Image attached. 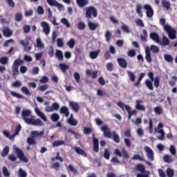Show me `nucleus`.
<instances>
[{"mask_svg":"<svg viewBox=\"0 0 177 177\" xmlns=\"http://www.w3.org/2000/svg\"><path fill=\"white\" fill-rule=\"evenodd\" d=\"M86 75L91 77L93 80H95L97 77V71H91L90 69H86Z\"/></svg>","mask_w":177,"mask_h":177,"instance_id":"obj_17","label":"nucleus"},{"mask_svg":"<svg viewBox=\"0 0 177 177\" xmlns=\"http://www.w3.org/2000/svg\"><path fill=\"white\" fill-rule=\"evenodd\" d=\"M92 140H93V152L97 153L100 151L99 140L95 137V134L92 135Z\"/></svg>","mask_w":177,"mask_h":177,"instance_id":"obj_8","label":"nucleus"},{"mask_svg":"<svg viewBox=\"0 0 177 177\" xmlns=\"http://www.w3.org/2000/svg\"><path fill=\"white\" fill-rule=\"evenodd\" d=\"M10 153V147L9 146H6L1 153V156L5 158L6 156L9 155Z\"/></svg>","mask_w":177,"mask_h":177,"instance_id":"obj_36","label":"nucleus"},{"mask_svg":"<svg viewBox=\"0 0 177 177\" xmlns=\"http://www.w3.org/2000/svg\"><path fill=\"white\" fill-rule=\"evenodd\" d=\"M35 113H37V116H39L43 121H48V119L46 118L45 114H44L38 108L35 109Z\"/></svg>","mask_w":177,"mask_h":177,"instance_id":"obj_21","label":"nucleus"},{"mask_svg":"<svg viewBox=\"0 0 177 177\" xmlns=\"http://www.w3.org/2000/svg\"><path fill=\"white\" fill-rule=\"evenodd\" d=\"M114 154L119 158H122L123 156L125 159L130 158V156L125 148L122 149V152L119 150V149H115Z\"/></svg>","mask_w":177,"mask_h":177,"instance_id":"obj_6","label":"nucleus"},{"mask_svg":"<svg viewBox=\"0 0 177 177\" xmlns=\"http://www.w3.org/2000/svg\"><path fill=\"white\" fill-rule=\"evenodd\" d=\"M140 37L141 41L144 42L147 41L148 32L146 29L142 30V35H140Z\"/></svg>","mask_w":177,"mask_h":177,"instance_id":"obj_27","label":"nucleus"},{"mask_svg":"<svg viewBox=\"0 0 177 177\" xmlns=\"http://www.w3.org/2000/svg\"><path fill=\"white\" fill-rule=\"evenodd\" d=\"M31 134L32 135V137H34V138H38V137H42L45 133L41 131L40 132L37 131H32Z\"/></svg>","mask_w":177,"mask_h":177,"instance_id":"obj_31","label":"nucleus"},{"mask_svg":"<svg viewBox=\"0 0 177 177\" xmlns=\"http://www.w3.org/2000/svg\"><path fill=\"white\" fill-rule=\"evenodd\" d=\"M29 125H35V127H43L44 122L40 119H32L31 118L29 122H28Z\"/></svg>","mask_w":177,"mask_h":177,"instance_id":"obj_12","label":"nucleus"},{"mask_svg":"<svg viewBox=\"0 0 177 177\" xmlns=\"http://www.w3.org/2000/svg\"><path fill=\"white\" fill-rule=\"evenodd\" d=\"M131 106H127V111L128 114H130L131 116L136 115L137 113V111L136 109L132 110Z\"/></svg>","mask_w":177,"mask_h":177,"instance_id":"obj_52","label":"nucleus"},{"mask_svg":"<svg viewBox=\"0 0 177 177\" xmlns=\"http://www.w3.org/2000/svg\"><path fill=\"white\" fill-rule=\"evenodd\" d=\"M145 59H147L148 63H151L152 59L151 57V52L149 49L145 50Z\"/></svg>","mask_w":177,"mask_h":177,"instance_id":"obj_30","label":"nucleus"},{"mask_svg":"<svg viewBox=\"0 0 177 177\" xmlns=\"http://www.w3.org/2000/svg\"><path fill=\"white\" fill-rule=\"evenodd\" d=\"M100 130L104 132V137L106 138L111 139L113 138V140L115 143H119L120 141L119 135L116 133V131H113L111 132V130L110 128L108 127L106 125H103L100 127Z\"/></svg>","mask_w":177,"mask_h":177,"instance_id":"obj_1","label":"nucleus"},{"mask_svg":"<svg viewBox=\"0 0 177 177\" xmlns=\"http://www.w3.org/2000/svg\"><path fill=\"white\" fill-rule=\"evenodd\" d=\"M49 88V85L48 84H44V85H41V86H39L38 88H37V90L41 91V92H44L46 90H48Z\"/></svg>","mask_w":177,"mask_h":177,"instance_id":"obj_57","label":"nucleus"},{"mask_svg":"<svg viewBox=\"0 0 177 177\" xmlns=\"http://www.w3.org/2000/svg\"><path fill=\"white\" fill-rule=\"evenodd\" d=\"M144 9L147 10L146 14L148 18H151L154 15V11L149 4L144 5Z\"/></svg>","mask_w":177,"mask_h":177,"instance_id":"obj_11","label":"nucleus"},{"mask_svg":"<svg viewBox=\"0 0 177 177\" xmlns=\"http://www.w3.org/2000/svg\"><path fill=\"white\" fill-rule=\"evenodd\" d=\"M24 64V61L20 59H17L14 61L12 67H17L19 68L20 65H22Z\"/></svg>","mask_w":177,"mask_h":177,"instance_id":"obj_39","label":"nucleus"},{"mask_svg":"<svg viewBox=\"0 0 177 177\" xmlns=\"http://www.w3.org/2000/svg\"><path fill=\"white\" fill-rule=\"evenodd\" d=\"M86 14H85V17L87 19H91L92 17H93L94 18L97 17L98 15L97 13V10L96 9V8H95L93 6L86 7Z\"/></svg>","mask_w":177,"mask_h":177,"instance_id":"obj_2","label":"nucleus"},{"mask_svg":"<svg viewBox=\"0 0 177 177\" xmlns=\"http://www.w3.org/2000/svg\"><path fill=\"white\" fill-rule=\"evenodd\" d=\"M15 21L20 22L23 19V15L21 12H17L15 16Z\"/></svg>","mask_w":177,"mask_h":177,"instance_id":"obj_49","label":"nucleus"},{"mask_svg":"<svg viewBox=\"0 0 177 177\" xmlns=\"http://www.w3.org/2000/svg\"><path fill=\"white\" fill-rule=\"evenodd\" d=\"M111 37L112 35L110 30H106V32H105V40L106 41V42H110Z\"/></svg>","mask_w":177,"mask_h":177,"instance_id":"obj_51","label":"nucleus"},{"mask_svg":"<svg viewBox=\"0 0 177 177\" xmlns=\"http://www.w3.org/2000/svg\"><path fill=\"white\" fill-rule=\"evenodd\" d=\"M2 172L5 177H10L11 174L9 170H8V168L6 167H3L2 168Z\"/></svg>","mask_w":177,"mask_h":177,"instance_id":"obj_46","label":"nucleus"},{"mask_svg":"<svg viewBox=\"0 0 177 177\" xmlns=\"http://www.w3.org/2000/svg\"><path fill=\"white\" fill-rule=\"evenodd\" d=\"M136 106L135 108L137 110L141 111H146V107L144 106V105H141V104L142 103V101L141 100H136Z\"/></svg>","mask_w":177,"mask_h":177,"instance_id":"obj_19","label":"nucleus"},{"mask_svg":"<svg viewBox=\"0 0 177 177\" xmlns=\"http://www.w3.org/2000/svg\"><path fill=\"white\" fill-rule=\"evenodd\" d=\"M148 76L151 80H145V86H147L149 90H153V81L154 80V73L153 72L148 73Z\"/></svg>","mask_w":177,"mask_h":177,"instance_id":"obj_5","label":"nucleus"},{"mask_svg":"<svg viewBox=\"0 0 177 177\" xmlns=\"http://www.w3.org/2000/svg\"><path fill=\"white\" fill-rule=\"evenodd\" d=\"M69 106L75 113H78L80 109V105L79 104H77V102H70Z\"/></svg>","mask_w":177,"mask_h":177,"instance_id":"obj_22","label":"nucleus"},{"mask_svg":"<svg viewBox=\"0 0 177 177\" xmlns=\"http://www.w3.org/2000/svg\"><path fill=\"white\" fill-rule=\"evenodd\" d=\"M3 35L5 37H10L13 35V31L9 28H6L3 30Z\"/></svg>","mask_w":177,"mask_h":177,"instance_id":"obj_20","label":"nucleus"},{"mask_svg":"<svg viewBox=\"0 0 177 177\" xmlns=\"http://www.w3.org/2000/svg\"><path fill=\"white\" fill-rule=\"evenodd\" d=\"M30 41H31V37H26V38H25V39L19 40V45L25 47V50L29 51V50H32V46L30 45Z\"/></svg>","mask_w":177,"mask_h":177,"instance_id":"obj_3","label":"nucleus"},{"mask_svg":"<svg viewBox=\"0 0 177 177\" xmlns=\"http://www.w3.org/2000/svg\"><path fill=\"white\" fill-rule=\"evenodd\" d=\"M31 115V111L29 109H23L21 111V117L24 121L26 122V124L28 123V122L30 120L31 118H28Z\"/></svg>","mask_w":177,"mask_h":177,"instance_id":"obj_9","label":"nucleus"},{"mask_svg":"<svg viewBox=\"0 0 177 177\" xmlns=\"http://www.w3.org/2000/svg\"><path fill=\"white\" fill-rule=\"evenodd\" d=\"M55 57L57 58L58 61H62L64 59L63 52L60 50H56Z\"/></svg>","mask_w":177,"mask_h":177,"instance_id":"obj_29","label":"nucleus"},{"mask_svg":"<svg viewBox=\"0 0 177 177\" xmlns=\"http://www.w3.org/2000/svg\"><path fill=\"white\" fill-rule=\"evenodd\" d=\"M61 114L65 115V117L68 118L70 113L68 106H62L59 110Z\"/></svg>","mask_w":177,"mask_h":177,"instance_id":"obj_23","label":"nucleus"},{"mask_svg":"<svg viewBox=\"0 0 177 177\" xmlns=\"http://www.w3.org/2000/svg\"><path fill=\"white\" fill-rule=\"evenodd\" d=\"M9 62V58H8L7 57H2L0 58V63L1 64H8V63Z\"/></svg>","mask_w":177,"mask_h":177,"instance_id":"obj_61","label":"nucleus"},{"mask_svg":"<svg viewBox=\"0 0 177 177\" xmlns=\"http://www.w3.org/2000/svg\"><path fill=\"white\" fill-rule=\"evenodd\" d=\"M41 26L43 28V32L46 35H49L50 32V26L48 23L43 21L41 23Z\"/></svg>","mask_w":177,"mask_h":177,"instance_id":"obj_13","label":"nucleus"},{"mask_svg":"<svg viewBox=\"0 0 177 177\" xmlns=\"http://www.w3.org/2000/svg\"><path fill=\"white\" fill-rule=\"evenodd\" d=\"M59 68L61 70L62 73H66L67 71L69 69L68 65L66 64H59Z\"/></svg>","mask_w":177,"mask_h":177,"instance_id":"obj_26","label":"nucleus"},{"mask_svg":"<svg viewBox=\"0 0 177 177\" xmlns=\"http://www.w3.org/2000/svg\"><path fill=\"white\" fill-rule=\"evenodd\" d=\"M127 75L131 82H134L136 81V75L134 74L133 72L128 71Z\"/></svg>","mask_w":177,"mask_h":177,"instance_id":"obj_37","label":"nucleus"},{"mask_svg":"<svg viewBox=\"0 0 177 177\" xmlns=\"http://www.w3.org/2000/svg\"><path fill=\"white\" fill-rule=\"evenodd\" d=\"M117 62L120 68L125 69L128 67V62L124 58H118Z\"/></svg>","mask_w":177,"mask_h":177,"instance_id":"obj_15","label":"nucleus"},{"mask_svg":"<svg viewBox=\"0 0 177 177\" xmlns=\"http://www.w3.org/2000/svg\"><path fill=\"white\" fill-rule=\"evenodd\" d=\"M111 37L112 35L110 30H106V32H105V40L106 41V42H110Z\"/></svg>","mask_w":177,"mask_h":177,"instance_id":"obj_50","label":"nucleus"},{"mask_svg":"<svg viewBox=\"0 0 177 177\" xmlns=\"http://www.w3.org/2000/svg\"><path fill=\"white\" fill-rule=\"evenodd\" d=\"M101 53V50L100 49H97L96 51H93L90 53V57L91 59H96L100 53Z\"/></svg>","mask_w":177,"mask_h":177,"instance_id":"obj_28","label":"nucleus"},{"mask_svg":"<svg viewBox=\"0 0 177 177\" xmlns=\"http://www.w3.org/2000/svg\"><path fill=\"white\" fill-rule=\"evenodd\" d=\"M74 150L78 155L82 156L84 158H86V156H88L86 152H85L84 149H81L79 147H75Z\"/></svg>","mask_w":177,"mask_h":177,"instance_id":"obj_18","label":"nucleus"},{"mask_svg":"<svg viewBox=\"0 0 177 177\" xmlns=\"http://www.w3.org/2000/svg\"><path fill=\"white\" fill-rule=\"evenodd\" d=\"M136 169L140 172V174H145V167L142 164H138L136 165Z\"/></svg>","mask_w":177,"mask_h":177,"instance_id":"obj_34","label":"nucleus"},{"mask_svg":"<svg viewBox=\"0 0 177 177\" xmlns=\"http://www.w3.org/2000/svg\"><path fill=\"white\" fill-rule=\"evenodd\" d=\"M150 50H151L153 53H158L160 50L159 48L154 44L151 45Z\"/></svg>","mask_w":177,"mask_h":177,"instance_id":"obj_60","label":"nucleus"},{"mask_svg":"<svg viewBox=\"0 0 177 177\" xmlns=\"http://www.w3.org/2000/svg\"><path fill=\"white\" fill-rule=\"evenodd\" d=\"M165 30L170 39L174 40L176 39L177 31L176 29L173 28L172 26H166Z\"/></svg>","mask_w":177,"mask_h":177,"instance_id":"obj_4","label":"nucleus"},{"mask_svg":"<svg viewBox=\"0 0 177 177\" xmlns=\"http://www.w3.org/2000/svg\"><path fill=\"white\" fill-rule=\"evenodd\" d=\"M158 44L163 48H165V46H169V45L171 44V40L167 37L162 36V41H160V40Z\"/></svg>","mask_w":177,"mask_h":177,"instance_id":"obj_14","label":"nucleus"},{"mask_svg":"<svg viewBox=\"0 0 177 177\" xmlns=\"http://www.w3.org/2000/svg\"><path fill=\"white\" fill-rule=\"evenodd\" d=\"M26 142H28V144L29 145H36V141L35 140V138L34 137H29L28 138V140H26Z\"/></svg>","mask_w":177,"mask_h":177,"instance_id":"obj_56","label":"nucleus"},{"mask_svg":"<svg viewBox=\"0 0 177 177\" xmlns=\"http://www.w3.org/2000/svg\"><path fill=\"white\" fill-rule=\"evenodd\" d=\"M60 117L59 115V114L57 113H53L50 116V120L53 122H57L59 121Z\"/></svg>","mask_w":177,"mask_h":177,"instance_id":"obj_42","label":"nucleus"},{"mask_svg":"<svg viewBox=\"0 0 177 177\" xmlns=\"http://www.w3.org/2000/svg\"><path fill=\"white\" fill-rule=\"evenodd\" d=\"M67 169L70 170L71 172H73L74 175L78 174V171L73 167V165H69Z\"/></svg>","mask_w":177,"mask_h":177,"instance_id":"obj_58","label":"nucleus"},{"mask_svg":"<svg viewBox=\"0 0 177 177\" xmlns=\"http://www.w3.org/2000/svg\"><path fill=\"white\" fill-rule=\"evenodd\" d=\"M65 145V141L58 140V141H54L53 142V147H58L61 145Z\"/></svg>","mask_w":177,"mask_h":177,"instance_id":"obj_48","label":"nucleus"},{"mask_svg":"<svg viewBox=\"0 0 177 177\" xmlns=\"http://www.w3.org/2000/svg\"><path fill=\"white\" fill-rule=\"evenodd\" d=\"M163 160L165 161V162H167V164H170L173 161L172 157L168 154L164 156Z\"/></svg>","mask_w":177,"mask_h":177,"instance_id":"obj_41","label":"nucleus"},{"mask_svg":"<svg viewBox=\"0 0 177 177\" xmlns=\"http://www.w3.org/2000/svg\"><path fill=\"white\" fill-rule=\"evenodd\" d=\"M150 39L156 44L160 43V36L156 32H151L149 35Z\"/></svg>","mask_w":177,"mask_h":177,"instance_id":"obj_16","label":"nucleus"},{"mask_svg":"<svg viewBox=\"0 0 177 177\" xmlns=\"http://www.w3.org/2000/svg\"><path fill=\"white\" fill-rule=\"evenodd\" d=\"M68 122L70 125H73V127H76V125H77V121L74 119L68 118Z\"/></svg>","mask_w":177,"mask_h":177,"instance_id":"obj_64","label":"nucleus"},{"mask_svg":"<svg viewBox=\"0 0 177 177\" xmlns=\"http://www.w3.org/2000/svg\"><path fill=\"white\" fill-rule=\"evenodd\" d=\"M67 45L71 49H73L75 45V39L74 38H71L70 40L67 42Z\"/></svg>","mask_w":177,"mask_h":177,"instance_id":"obj_40","label":"nucleus"},{"mask_svg":"<svg viewBox=\"0 0 177 177\" xmlns=\"http://www.w3.org/2000/svg\"><path fill=\"white\" fill-rule=\"evenodd\" d=\"M21 91L23 93H25V95H26L28 96H30L31 95L30 91H29V89L26 86H22L21 88Z\"/></svg>","mask_w":177,"mask_h":177,"instance_id":"obj_45","label":"nucleus"},{"mask_svg":"<svg viewBox=\"0 0 177 177\" xmlns=\"http://www.w3.org/2000/svg\"><path fill=\"white\" fill-rule=\"evenodd\" d=\"M86 28V25H85V23L81 21L77 24V28L80 30H84Z\"/></svg>","mask_w":177,"mask_h":177,"instance_id":"obj_62","label":"nucleus"},{"mask_svg":"<svg viewBox=\"0 0 177 177\" xmlns=\"http://www.w3.org/2000/svg\"><path fill=\"white\" fill-rule=\"evenodd\" d=\"M141 9H142L141 5L140 3L137 4L136 11V13L138 14L140 17H143V13H142V11L141 10Z\"/></svg>","mask_w":177,"mask_h":177,"instance_id":"obj_38","label":"nucleus"},{"mask_svg":"<svg viewBox=\"0 0 177 177\" xmlns=\"http://www.w3.org/2000/svg\"><path fill=\"white\" fill-rule=\"evenodd\" d=\"M36 43L37 47L39 48V49H44V48H45V46L42 44V41L39 37L37 39Z\"/></svg>","mask_w":177,"mask_h":177,"instance_id":"obj_47","label":"nucleus"},{"mask_svg":"<svg viewBox=\"0 0 177 177\" xmlns=\"http://www.w3.org/2000/svg\"><path fill=\"white\" fill-rule=\"evenodd\" d=\"M55 160H59L60 162H63L64 160H63V158L60 156L59 152H57L55 158H51V161H55Z\"/></svg>","mask_w":177,"mask_h":177,"instance_id":"obj_44","label":"nucleus"},{"mask_svg":"<svg viewBox=\"0 0 177 177\" xmlns=\"http://www.w3.org/2000/svg\"><path fill=\"white\" fill-rule=\"evenodd\" d=\"M167 175L168 177H174V171L170 168L168 167L166 171Z\"/></svg>","mask_w":177,"mask_h":177,"instance_id":"obj_55","label":"nucleus"},{"mask_svg":"<svg viewBox=\"0 0 177 177\" xmlns=\"http://www.w3.org/2000/svg\"><path fill=\"white\" fill-rule=\"evenodd\" d=\"M98 24H94L90 21V19L88 21V27L91 31L95 30L99 27Z\"/></svg>","mask_w":177,"mask_h":177,"instance_id":"obj_24","label":"nucleus"},{"mask_svg":"<svg viewBox=\"0 0 177 177\" xmlns=\"http://www.w3.org/2000/svg\"><path fill=\"white\" fill-rule=\"evenodd\" d=\"M10 93L12 96L16 97V98H19V99H23L24 96L15 92V91H10Z\"/></svg>","mask_w":177,"mask_h":177,"instance_id":"obj_59","label":"nucleus"},{"mask_svg":"<svg viewBox=\"0 0 177 177\" xmlns=\"http://www.w3.org/2000/svg\"><path fill=\"white\" fill-rule=\"evenodd\" d=\"M21 124H18L16 127H15V133L11 136V138L10 139H12L14 138L16 136L19 135V132L21 131Z\"/></svg>","mask_w":177,"mask_h":177,"instance_id":"obj_33","label":"nucleus"},{"mask_svg":"<svg viewBox=\"0 0 177 177\" xmlns=\"http://www.w3.org/2000/svg\"><path fill=\"white\" fill-rule=\"evenodd\" d=\"M77 4L80 8H84L88 5V0H76Z\"/></svg>","mask_w":177,"mask_h":177,"instance_id":"obj_25","label":"nucleus"},{"mask_svg":"<svg viewBox=\"0 0 177 177\" xmlns=\"http://www.w3.org/2000/svg\"><path fill=\"white\" fill-rule=\"evenodd\" d=\"M160 77L159 76H157L153 80L154 86H156V88H158L160 85Z\"/></svg>","mask_w":177,"mask_h":177,"instance_id":"obj_63","label":"nucleus"},{"mask_svg":"<svg viewBox=\"0 0 177 177\" xmlns=\"http://www.w3.org/2000/svg\"><path fill=\"white\" fill-rule=\"evenodd\" d=\"M156 115H160L164 113V109L161 106H156L153 109Z\"/></svg>","mask_w":177,"mask_h":177,"instance_id":"obj_35","label":"nucleus"},{"mask_svg":"<svg viewBox=\"0 0 177 177\" xmlns=\"http://www.w3.org/2000/svg\"><path fill=\"white\" fill-rule=\"evenodd\" d=\"M162 8H165L166 10H169L171 8V3L167 0H162Z\"/></svg>","mask_w":177,"mask_h":177,"instance_id":"obj_32","label":"nucleus"},{"mask_svg":"<svg viewBox=\"0 0 177 177\" xmlns=\"http://www.w3.org/2000/svg\"><path fill=\"white\" fill-rule=\"evenodd\" d=\"M19 177H27V173L21 168L19 169L18 171Z\"/></svg>","mask_w":177,"mask_h":177,"instance_id":"obj_54","label":"nucleus"},{"mask_svg":"<svg viewBox=\"0 0 177 177\" xmlns=\"http://www.w3.org/2000/svg\"><path fill=\"white\" fill-rule=\"evenodd\" d=\"M110 156L111 153L109 150L108 149H105V150H104V158H105V160H109Z\"/></svg>","mask_w":177,"mask_h":177,"instance_id":"obj_53","label":"nucleus"},{"mask_svg":"<svg viewBox=\"0 0 177 177\" xmlns=\"http://www.w3.org/2000/svg\"><path fill=\"white\" fill-rule=\"evenodd\" d=\"M15 153L17 156V158L21 161H23V162H28V159L26 157L23 151L21 149H19L18 147H16L15 148Z\"/></svg>","mask_w":177,"mask_h":177,"instance_id":"obj_7","label":"nucleus"},{"mask_svg":"<svg viewBox=\"0 0 177 177\" xmlns=\"http://www.w3.org/2000/svg\"><path fill=\"white\" fill-rule=\"evenodd\" d=\"M144 150L147 152V156L151 161L154 160V153L152 149L149 146L144 147Z\"/></svg>","mask_w":177,"mask_h":177,"instance_id":"obj_10","label":"nucleus"},{"mask_svg":"<svg viewBox=\"0 0 177 177\" xmlns=\"http://www.w3.org/2000/svg\"><path fill=\"white\" fill-rule=\"evenodd\" d=\"M158 133H160L161 136L158 137V139L160 141L165 140V132L164 130L160 129L158 131Z\"/></svg>","mask_w":177,"mask_h":177,"instance_id":"obj_43","label":"nucleus"}]
</instances>
